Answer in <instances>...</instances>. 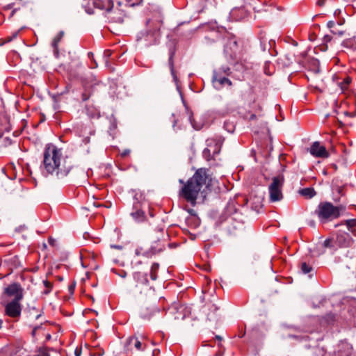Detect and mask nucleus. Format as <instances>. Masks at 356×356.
Returning a JSON list of instances; mask_svg holds the SVG:
<instances>
[{
  "instance_id": "61",
  "label": "nucleus",
  "mask_w": 356,
  "mask_h": 356,
  "mask_svg": "<svg viewBox=\"0 0 356 356\" xmlns=\"http://www.w3.org/2000/svg\"><path fill=\"white\" fill-rule=\"evenodd\" d=\"M330 167H331L332 168H333V170H334V171H337V169H338V167H337V164H335V163H331V164H330Z\"/></svg>"
},
{
  "instance_id": "23",
  "label": "nucleus",
  "mask_w": 356,
  "mask_h": 356,
  "mask_svg": "<svg viewBox=\"0 0 356 356\" xmlns=\"http://www.w3.org/2000/svg\"><path fill=\"white\" fill-rule=\"evenodd\" d=\"M324 351L323 348L319 347L317 345L315 346H309L307 348V350L305 353V356H323Z\"/></svg>"
},
{
  "instance_id": "59",
  "label": "nucleus",
  "mask_w": 356,
  "mask_h": 356,
  "mask_svg": "<svg viewBox=\"0 0 356 356\" xmlns=\"http://www.w3.org/2000/svg\"><path fill=\"white\" fill-rule=\"evenodd\" d=\"M327 320L330 321H334V314H327Z\"/></svg>"
},
{
  "instance_id": "18",
  "label": "nucleus",
  "mask_w": 356,
  "mask_h": 356,
  "mask_svg": "<svg viewBox=\"0 0 356 356\" xmlns=\"http://www.w3.org/2000/svg\"><path fill=\"white\" fill-rule=\"evenodd\" d=\"M24 312L27 315V317L35 316V319H38L43 313L42 312L39 311L36 306L35 301H33L31 303L27 304V307L24 309Z\"/></svg>"
},
{
  "instance_id": "46",
  "label": "nucleus",
  "mask_w": 356,
  "mask_h": 356,
  "mask_svg": "<svg viewBox=\"0 0 356 356\" xmlns=\"http://www.w3.org/2000/svg\"><path fill=\"white\" fill-rule=\"evenodd\" d=\"M136 337H130L129 338L127 339V341H126V346L128 347L129 346H130L135 340Z\"/></svg>"
},
{
  "instance_id": "14",
  "label": "nucleus",
  "mask_w": 356,
  "mask_h": 356,
  "mask_svg": "<svg viewBox=\"0 0 356 356\" xmlns=\"http://www.w3.org/2000/svg\"><path fill=\"white\" fill-rule=\"evenodd\" d=\"M4 293L9 297H20V299H23L24 289L19 283L14 282L8 285L6 288H5Z\"/></svg>"
},
{
  "instance_id": "54",
  "label": "nucleus",
  "mask_w": 356,
  "mask_h": 356,
  "mask_svg": "<svg viewBox=\"0 0 356 356\" xmlns=\"http://www.w3.org/2000/svg\"><path fill=\"white\" fill-rule=\"evenodd\" d=\"M111 248L120 250H122L123 246L120 245H111Z\"/></svg>"
},
{
  "instance_id": "7",
  "label": "nucleus",
  "mask_w": 356,
  "mask_h": 356,
  "mask_svg": "<svg viewBox=\"0 0 356 356\" xmlns=\"http://www.w3.org/2000/svg\"><path fill=\"white\" fill-rule=\"evenodd\" d=\"M272 183L269 186L270 201L272 202L280 201L283 199L282 188L284 183V177L282 175L274 177Z\"/></svg>"
},
{
  "instance_id": "63",
  "label": "nucleus",
  "mask_w": 356,
  "mask_h": 356,
  "mask_svg": "<svg viewBox=\"0 0 356 356\" xmlns=\"http://www.w3.org/2000/svg\"><path fill=\"white\" fill-rule=\"evenodd\" d=\"M48 242L51 245H54V240L52 238H49Z\"/></svg>"
},
{
  "instance_id": "29",
  "label": "nucleus",
  "mask_w": 356,
  "mask_h": 356,
  "mask_svg": "<svg viewBox=\"0 0 356 356\" xmlns=\"http://www.w3.org/2000/svg\"><path fill=\"white\" fill-rule=\"evenodd\" d=\"M213 72H216L225 76H232V72L229 66L222 65L217 69H215Z\"/></svg>"
},
{
  "instance_id": "27",
  "label": "nucleus",
  "mask_w": 356,
  "mask_h": 356,
  "mask_svg": "<svg viewBox=\"0 0 356 356\" xmlns=\"http://www.w3.org/2000/svg\"><path fill=\"white\" fill-rule=\"evenodd\" d=\"M299 193L305 197L309 199L312 198L316 195V191L312 187L302 188L299 191Z\"/></svg>"
},
{
  "instance_id": "33",
  "label": "nucleus",
  "mask_w": 356,
  "mask_h": 356,
  "mask_svg": "<svg viewBox=\"0 0 356 356\" xmlns=\"http://www.w3.org/2000/svg\"><path fill=\"white\" fill-rule=\"evenodd\" d=\"M94 0H85L83 6L86 10V12L90 15L94 13L95 5L92 3Z\"/></svg>"
},
{
  "instance_id": "37",
  "label": "nucleus",
  "mask_w": 356,
  "mask_h": 356,
  "mask_svg": "<svg viewBox=\"0 0 356 356\" xmlns=\"http://www.w3.org/2000/svg\"><path fill=\"white\" fill-rule=\"evenodd\" d=\"M43 284L46 288V289L43 291V294L48 295L53 288V284L47 280L43 281Z\"/></svg>"
},
{
  "instance_id": "57",
  "label": "nucleus",
  "mask_w": 356,
  "mask_h": 356,
  "mask_svg": "<svg viewBox=\"0 0 356 356\" xmlns=\"http://www.w3.org/2000/svg\"><path fill=\"white\" fill-rule=\"evenodd\" d=\"M285 58L287 60V63H286V65H290L291 63H292V60L291 58L289 57V55H286L285 56Z\"/></svg>"
},
{
  "instance_id": "22",
  "label": "nucleus",
  "mask_w": 356,
  "mask_h": 356,
  "mask_svg": "<svg viewBox=\"0 0 356 356\" xmlns=\"http://www.w3.org/2000/svg\"><path fill=\"white\" fill-rule=\"evenodd\" d=\"M133 277L134 280L139 285H147L149 283L147 279V274L146 273L142 272H135L133 274Z\"/></svg>"
},
{
  "instance_id": "19",
  "label": "nucleus",
  "mask_w": 356,
  "mask_h": 356,
  "mask_svg": "<svg viewBox=\"0 0 356 356\" xmlns=\"http://www.w3.org/2000/svg\"><path fill=\"white\" fill-rule=\"evenodd\" d=\"M165 248V244L159 243H152L150 248L146 252H145L143 254L147 257H152L153 255H155L163 251Z\"/></svg>"
},
{
  "instance_id": "39",
  "label": "nucleus",
  "mask_w": 356,
  "mask_h": 356,
  "mask_svg": "<svg viewBox=\"0 0 356 356\" xmlns=\"http://www.w3.org/2000/svg\"><path fill=\"white\" fill-rule=\"evenodd\" d=\"M142 0H125L126 5L129 7L139 5Z\"/></svg>"
},
{
  "instance_id": "36",
  "label": "nucleus",
  "mask_w": 356,
  "mask_h": 356,
  "mask_svg": "<svg viewBox=\"0 0 356 356\" xmlns=\"http://www.w3.org/2000/svg\"><path fill=\"white\" fill-rule=\"evenodd\" d=\"M346 266L351 270H356V257H350L346 261Z\"/></svg>"
},
{
  "instance_id": "8",
  "label": "nucleus",
  "mask_w": 356,
  "mask_h": 356,
  "mask_svg": "<svg viewBox=\"0 0 356 356\" xmlns=\"http://www.w3.org/2000/svg\"><path fill=\"white\" fill-rule=\"evenodd\" d=\"M83 92H81V100L86 102L95 92L97 87L99 86L101 83L95 79H84L81 81Z\"/></svg>"
},
{
  "instance_id": "26",
  "label": "nucleus",
  "mask_w": 356,
  "mask_h": 356,
  "mask_svg": "<svg viewBox=\"0 0 356 356\" xmlns=\"http://www.w3.org/2000/svg\"><path fill=\"white\" fill-rule=\"evenodd\" d=\"M300 270L304 274H309V277L312 278L315 274L313 267L307 262H302L300 264Z\"/></svg>"
},
{
  "instance_id": "10",
  "label": "nucleus",
  "mask_w": 356,
  "mask_h": 356,
  "mask_svg": "<svg viewBox=\"0 0 356 356\" xmlns=\"http://www.w3.org/2000/svg\"><path fill=\"white\" fill-rule=\"evenodd\" d=\"M150 238L154 243H159L165 245L169 239V235L168 232L165 231L163 227H157L151 232Z\"/></svg>"
},
{
  "instance_id": "21",
  "label": "nucleus",
  "mask_w": 356,
  "mask_h": 356,
  "mask_svg": "<svg viewBox=\"0 0 356 356\" xmlns=\"http://www.w3.org/2000/svg\"><path fill=\"white\" fill-rule=\"evenodd\" d=\"M64 34L65 33L63 31H59L58 34L55 36V38L53 39L51 42V46L54 49V55L57 58L60 56L58 44L63 39Z\"/></svg>"
},
{
  "instance_id": "28",
  "label": "nucleus",
  "mask_w": 356,
  "mask_h": 356,
  "mask_svg": "<svg viewBox=\"0 0 356 356\" xmlns=\"http://www.w3.org/2000/svg\"><path fill=\"white\" fill-rule=\"evenodd\" d=\"M341 224L346 225L348 229L356 236V219L346 220Z\"/></svg>"
},
{
  "instance_id": "45",
  "label": "nucleus",
  "mask_w": 356,
  "mask_h": 356,
  "mask_svg": "<svg viewBox=\"0 0 356 356\" xmlns=\"http://www.w3.org/2000/svg\"><path fill=\"white\" fill-rule=\"evenodd\" d=\"M75 286H76V283L75 282H73V283H72L71 284L69 285L68 291H69V292L71 294L74 293V289H75Z\"/></svg>"
},
{
  "instance_id": "31",
  "label": "nucleus",
  "mask_w": 356,
  "mask_h": 356,
  "mask_svg": "<svg viewBox=\"0 0 356 356\" xmlns=\"http://www.w3.org/2000/svg\"><path fill=\"white\" fill-rule=\"evenodd\" d=\"M159 269V263H153L149 273V276L152 280H156L158 278V271Z\"/></svg>"
},
{
  "instance_id": "34",
  "label": "nucleus",
  "mask_w": 356,
  "mask_h": 356,
  "mask_svg": "<svg viewBox=\"0 0 356 356\" xmlns=\"http://www.w3.org/2000/svg\"><path fill=\"white\" fill-rule=\"evenodd\" d=\"M351 81L352 79L350 76H346L343 79V81L339 83L338 84L342 90H345L348 88V86L351 83Z\"/></svg>"
},
{
  "instance_id": "50",
  "label": "nucleus",
  "mask_w": 356,
  "mask_h": 356,
  "mask_svg": "<svg viewBox=\"0 0 356 356\" xmlns=\"http://www.w3.org/2000/svg\"><path fill=\"white\" fill-rule=\"evenodd\" d=\"M104 350L103 349H99L97 353H90V355L91 356H96V355L102 356L104 355Z\"/></svg>"
},
{
  "instance_id": "47",
  "label": "nucleus",
  "mask_w": 356,
  "mask_h": 356,
  "mask_svg": "<svg viewBox=\"0 0 356 356\" xmlns=\"http://www.w3.org/2000/svg\"><path fill=\"white\" fill-rule=\"evenodd\" d=\"M309 63L313 65L314 67H316L318 66V60L315 58H312L309 60Z\"/></svg>"
},
{
  "instance_id": "42",
  "label": "nucleus",
  "mask_w": 356,
  "mask_h": 356,
  "mask_svg": "<svg viewBox=\"0 0 356 356\" xmlns=\"http://www.w3.org/2000/svg\"><path fill=\"white\" fill-rule=\"evenodd\" d=\"M112 55V51L110 49H106L104 51V58H105V63L107 64L108 63V58Z\"/></svg>"
},
{
  "instance_id": "4",
  "label": "nucleus",
  "mask_w": 356,
  "mask_h": 356,
  "mask_svg": "<svg viewBox=\"0 0 356 356\" xmlns=\"http://www.w3.org/2000/svg\"><path fill=\"white\" fill-rule=\"evenodd\" d=\"M133 193H134V202L130 215L136 222H143L147 219L146 211H149L151 217H153L154 214L150 211L149 205L145 200L144 193L136 190H134Z\"/></svg>"
},
{
  "instance_id": "24",
  "label": "nucleus",
  "mask_w": 356,
  "mask_h": 356,
  "mask_svg": "<svg viewBox=\"0 0 356 356\" xmlns=\"http://www.w3.org/2000/svg\"><path fill=\"white\" fill-rule=\"evenodd\" d=\"M238 203L236 202L235 199L230 200L225 209V213L228 216H232L235 214L238 211L237 207Z\"/></svg>"
},
{
  "instance_id": "6",
  "label": "nucleus",
  "mask_w": 356,
  "mask_h": 356,
  "mask_svg": "<svg viewBox=\"0 0 356 356\" xmlns=\"http://www.w3.org/2000/svg\"><path fill=\"white\" fill-rule=\"evenodd\" d=\"M225 39H226V43L224 46V54L226 58L230 64L238 65L239 63L236 60L239 53V46L236 36L228 33L225 36Z\"/></svg>"
},
{
  "instance_id": "2",
  "label": "nucleus",
  "mask_w": 356,
  "mask_h": 356,
  "mask_svg": "<svg viewBox=\"0 0 356 356\" xmlns=\"http://www.w3.org/2000/svg\"><path fill=\"white\" fill-rule=\"evenodd\" d=\"M179 181L183 184V187L179 191V195L192 206L196 204L200 193L202 197V201H204L208 193H218L220 192L219 183L213 177L209 168H198L186 182H184L183 179H179Z\"/></svg>"
},
{
  "instance_id": "64",
  "label": "nucleus",
  "mask_w": 356,
  "mask_h": 356,
  "mask_svg": "<svg viewBox=\"0 0 356 356\" xmlns=\"http://www.w3.org/2000/svg\"><path fill=\"white\" fill-rule=\"evenodd\" d=\"M255 119H257V115L255 114H252L249 118L250 120H254Z\"/></svg>"
},
{
  "instance_id": "62",
  "label": "nucleus",
  "mask_w": 356,
  "mask_h": 356,
  "mask_svg": "<svg viewBox=\"0 0 356 356\" xmlns=\"http://www.w3.org/2000/svg\"><path fill=\"white\" fill-rule=\"evenodd\" d=\"M81 349L76 348L75 350V355H76V356H80L81 355Z\"/></svg>"
},
{
  "instance_id": "60",
  "label": "nucleus",
  "mask_w": 356,
  "mask_h": 356,
  "mask_svg": "<svg viewBox=\"0 0 356 356\" xmlns=\"http://www.w3.org/2000/svg\"><path fill=\"white\" fill-rule=\"evenodd\" d=\"M232 85H233V83H232V81L229 79H227V80L225 83V86H232Z\"/></svg>"
},
{
  "instance_id": "38",
  "label": "nucleus",
  "mask_w": 356,
  "mask_h": 356,
  "mask_svg": "<svg viewBox=\"0 0 356 356\" xmlns=\"http://www.w3.org/2000/svg\"><path fill=\"white\" fill-rule=\"evenodd\" d=\"M202 155H203V157L207 160V161H210L211 159H213V155L211 154V151L209 148H205L204 150H203V152H202Z\"/></svg>"
},
{
  "instance_id": "35",
  "label": "nucleus",
  "mask_w": 356,
  "mask_h": 356,
  "mask_svg": "<svg viewBox=\"0 0 356 356\" xmlns=\"http://www.w3.org/2000/svg\"><path fill=\"white\" fill-rule=\"evenodd\" d=\"M223 127L229 133H233L235 130V124L232 122L228 120L224 122Z\"/></svg>"
},
{
  "instance_id": "5",
  "label": "nucleus",
  "mask_w": 356,
  "mask_h": 356,
  "mask_svg": "<svg viewBox=\"0 0 356 356\" xmlns=\"http://www.w3.org/2000/svg\"><path fill=\"white\" fill-rule=\"evenodd\" d=\"M345 210L346 207L342 204L334 206L330 202H321L315 210V213L321 222H327L339 218L341 213Z\"/></svg>"
},
{
  "instance_id": "1",
  "label": "nucleus",
  "mask_w": 356,
  "mask_h": 356,
  "mask_svg": "<svg viewBox=\"0 0 356 356\" xmlns=\"http://www.w3.org/2000/svg\"><path fill=\"white\" fill-rule=\"evenodd\" d=\"M41 168L46 176H54L60 181L74 179L82 173L74 161L67 156H63L61 149L52 143L44 147Z\"/></svg>"
},
{
  "instance_id": "44",
  "label": "nucleus",
  "mask_w": 356,
  "mask_h": 356,
  "mask_svg": "<svg viewBox=\"0 0 356 356\" xmlns=\"http://www.w3.org/2000/svg\"><path fill=\"white\" fill-rule=\"evenodd\" d=\"M134 346L138 350H143L142 343L140 341L138 340V339L136 337L134 340Z\"/></svg>"
},
{
  "instance_id": "32",
  "label": "nucleus",
  "mask_w": 356,
  "mask_h": 356,
  "mask_svg": "<svg viewBox=\"0 0 356 356\" xmlns=\"http://www.w3.org/2000/svg\"><path fill=\"white\" fill-rule=\"evenodd\" d=\"M341 45L346 48L355 49L356 48L355 37L354 36L353 38L344 40L342 42Z\"/></svg>"
},
{
  "instance_id": "11",
  "label": "nucleus",
  "mask_w": 356,
  "mask_h": 356,
  "mask_svg": "<svg viewBox=\"0 0 356 356\" xmlns=\"http://www.w3.org/2000/svg\"><path fill=\"white\" fill-rule=\"evenodd\" d=\"M354 240L348 233L339 232L337 234L334 245L340 248L351 247Z\"/></svg>"
},
{
  "instance_id": "53",
  "label": "nucleus",
  "mask_w": 356,
  "mask_h": 356,
  "mask_svg": "<svg viewBox=\"0 0 356 356\" xmlns=\"http://www.w3.org/2000/svg\"><path fill=\"white\" fill-rule=\"evenodd\" d=\"M6 145H10L12 144L13 141L9 137H6L5 139Z\"/></svg>"
},
{
  "instance_id": "43",
  "label": "nucleus",
  "mask_w": 356,
  "mask_h": 356,
  "mask_svg": "<svg viewBox=\"0 0 356 356\" xmlns=\"http://www.w3.org/2000/svg\"><path fill=\"white\" fill-rule=\"evenodd\" d=\"M88 56L89 58H90L92 60V61L94 63V65L91 66L90 67L91 68H95L97 67V63L96 62V60H95L94 58V54L92 52L90 51L88 53Z\"/></svg>"
},
{
  "instance_id": "40",
  "label": "nucleus",
  "mask_w": 356,
  "mask_h": 356,
  "mask_svg": "<svg viewBox=\"0 0 356 356\" xmlns=\"http://www.w3.org/2000/svg\"><path fill=\"white\" fill-rule=\"evenodd\" d=\"M334 241L333 242L332 239L327 238L323 242V247L324 248H334Z\"/></svg>"
},
{
  "instance_id": "3",
  "label": "nucleus",
  "mask_w": 356,
  "mask_h": 356,
  "mask_svg": "<svg viewBox=\"0 0 356 356\" xmlns=\"http://www.w3.org/2000/svg\"><path fill=\"white\" fill-rule=\"evenodd\" d=\"M163 25V16L159 13H154L146 21V29L140 32L136 38L138 42H141L145 47L156 44L161 37V28Z\"/></svg>"
},
{
  "instance_id": "51",
  "label": "nucleus",
  "mask_w": 356,
  "mask_h": 356,
  "mask_svg": "<svg viewBox=\"0 0 356 356\" xmlns=\"http://www.w3.org/2000/svg\"><path fill=\"white\" fill-rule=\"evenodd\" d=\"M130 154V150L129 149H124L123 150L122 152H121V156L122 157H126L129 154Z\"/></svg>"
},
{
  "instance_id": "48",
  "label": "nucleus",
  "mask_w": 356,
  "mask_h": 356,
  "mask_svg": "<svg viewBox=\"0 0 356 356\" xmlns=\"http://www.w3.org/2000/svg\"><path fill=\"white\" fill-rule=\"evenodd\" d=\"M42 328V325H37L35 327H34V328L33 329L32 332H31V336L34 338L36 335V331L39 329Z\"/></svg>"
},
{
  "instance_id": "9",
  "label": "nucleus",
  "mask_w": 356,
  "mask_h": 356,
  "mask_svg": "<svg viewBox=\"0 0 356 356\" xmlns=\"http://www.w3.org/2000/svg\"><path fill=\"white\" fill-rule=\"evenodd\" d=\"M20 297L14 298L5 306V314L10 318H19L21 316L22 306Z\"/></svg>"
},
{
  "instance_id": "49",
  "label": "nucleus",
  "mask_w": 356,
  "mask_h": 356,
  "mask_svg": "<svg viewBox=\"0 0 356 356\" xmlns=\"http://www.w3.org/2000/svg\"><path fill=\"white\" fill-rule=\"evenodd\" d=\"M344 115L346 116H349V117H351V118H354L356 115V110L355 111H353V112L345 111L344 112Z\"/></svg>"
},
{
  "instance_id": "17",
  "label": "nucleus",
  "mask_w": 356,
  "mask_h": 356,
  "mask_svg": "<svg viewBox=\"0 0 356 356\" xmlns=\"http://www.w3.org/2000/svg\"><path fill=\"white\" fill-rule=\"evenodd\" d=\"M227 79V76L222 75L216 72H213L211 82L213 87L216 90H220L225 86V83Z\"/></svg>"
},
{
  "instance_id": "25",
  "label": "nucleus",
  "mask_w": 356,
  "mask_h": 356,
  "mask_svg": "<svg viewBox=\"0 0 356 356\" xmlns=\"http://www.w3.org/2000/svg\"><path fill=\"white\" fill-rule=\"evenodd\" d=\"M160 310L157 307L143 309L140 312V316L147 320H149L155 313L159 312Z\"/></svg>"
},
{
  "instance_id": "41",
  "label": "nucleus",
  "mask_w": 356,
  "mask_h": 356,
  "mask_svg": "<svg viewBox=\"0 0 356 356\" xmlns=\"http://www.w3.org/2000/svg\"><path fill=\"white\" fill-rule=\"evenodd\" d=\"M181 313L183 314L181 319L184 320L186 318L189 317V316L191 315V309L188 308V307H184L182 309Z\"/></svg>"
},
{
  "instance_id": "58",
  "label": "nucleus",
  "mask_w": 356,
  "mask_h": 356,
  "mask_svg": "<svg viewBox=\"0 0 356 356\" xmlns=\"http://www.w3.org/2000/svg\"><path fill=\"white\" fill-rule=\"evenodd\" d=\"M13 6H14L13 3H9L7 6H6L3 8H4V10H9V9H11L13 7Z\"/></svg>"
},
{
  "instance_id": "55",
  "label": "nucleus",
  "mask_w": 356,
  "mask_h": 356,
  "mask_svg": "<svg viewBox=\"0 0 356 356\" xmlns=\"http://www.w3.org/2000/svg\"><path fill=\"white\" fill-rule=\"evenodd\" d=\"M327 25L328 28L332 29L334 26L335 23L333 21H329Z\"/></svg>"
},
{
  "instance_id": "13",
  "label": "nucleus",
  "mask_w": 356,
  "mask_h": 356,
  "mask_svg": "<svg viewBox=\"0 0 356 356\" xmlns=\"http://www.w3.org/2000/svg\"><path fill=\"white\" fill-rule=\"evenodd\" d=\"M177 48L175 44H171L169 47V58H168V65L170 70L171 75L172 76L173 80L177 84V88H179L178 86V82L179 79L177 75V71L175 68V64H174V56L176 54Z\"/></svg>"
},
{
  "instance_id": "15",
  "label": "nucleus",
  "mask_w": 356,
  "mask_h": 356,
  "mask_svg": "<svg viewBox=\"0 0 356 356\" xmlns=\"http://www.w3.org/2000/svg\"><path fill=\"white\" fill-rule=\"evenodd\" d=\"M207 320L213 323H218L220 319V314L218 312L219 307L214 304H207Z\"/></svg>"
},
{
  "instance_id": "56",
  "label": "nucleus",
  "mask_w": 356,
  "mask_h": 356,
  "mask_svg": "<svg viewBox=\"0 0 356 356\" xmlns=\"http://www.w3.org/2000/svg\"><path fill=\"white\" fill-rule=\"evenodd\" d=\"M325 2V0H318L316 1V4L318 6H324Z\"/></svg>"
},
{
  "instance_id": "20",
  "label": "nucleus",
  "mask_w": 356,
  "mask_h": 356,
  "mask_svg": "<svg viewBox=\"0 0 356 356\" xmlns=\"http://www.w3.org/2000/svg\"><path fill=\"white\" fill-rule=\"evenodd\" d=\"M106 15L110 22L122 24L124 22V14L120 10H111L110 14Z\"/></svg>"
},
{
  "instance_id": "12",
  "label": "nucleus",
  "mask_w": 356,
  "mask_h": 356,
  "mask_svg": "<svg viewBox=\"0 0 356 356\" xmlns=\"http://www.w3.org/2000/svg\"><path fill=\"white\" fill-rule=\"evenodd\" d=\"M310 154L316 158H328L330 153L325 147L321 145L318 141L314 142L309 148Z\"/></svg>"
},
{
  "instance_id": "52",
  "label": "nucleus",
  "mask_w": 356,
  "mask_h": 356,
  "mask_svg": "<svg viewBox=\"0 0 356 356\" xmlns=\"http://www.w3.org/2000/svg\"><path fill=\"white\" fill-rule=\"evenodd\" d=\"M332 37L330 35H325L323 38V41L325 42H329L332 40Z\"/></svg>"
},
{
  "instance_id": "30",
  "label": "nucleus",
  "mask_w": 356,
  "mask_h": 356,
  "mask_svg": "<svg viewBox=\"0 0 356 356\" xmlns=\"http://www.w3.org/2000/svg\"><path fill=\"white\" fill-rule=\"evenodd\" d=\"M338 179H334L332 180V190L336 191L341 196H343L345 195V193L343 192V190L345 188V185H339L338 184Z\"/></svg>"
},
{
  "instance_id": "16",
  "label": "nucleus",
  "mask_w": 356,
  "mask_h": 356,
  "mask_svg": "<svg viewBox=\"0 0 356 356\" xmlns=\"http://www.w3.org/2000/svg\"><path fill=\"white\" fill-rule=\"evenodd\" d=\"M92 3L96 8L104 10L106 15L110 14L113 8V0H94Z\"/></svg>"
}]
</instances>
